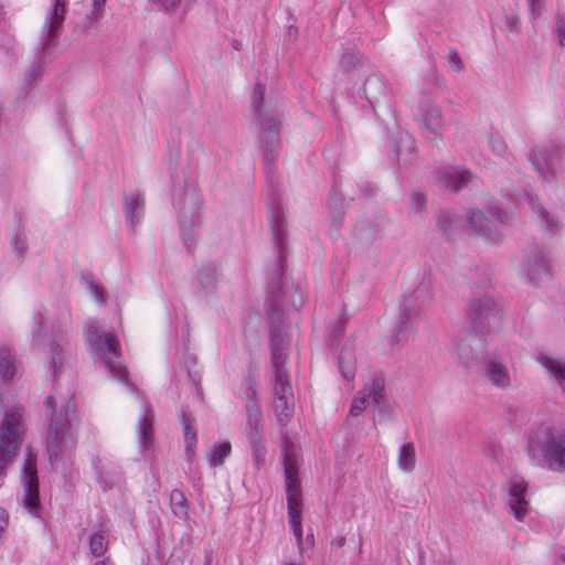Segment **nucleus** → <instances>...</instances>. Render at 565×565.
Masks as SVG:
<instances>
[{
  "mask_svg": "<svg viewBox=\"0 0 565 565\" xmlns=\"http://www.w3.org/2000/svg\"><path fill=\"white\" fill-rule=\"evenodd\" d=\"M89 551L95 557L104 555L106 551V540L100 533H93L89 537Z\"/></svg>",
  "mask_w": 565,
  "mask_h": 565,
  "instance_id": "obj_37",
  "label": "nucleus"
},
{
  "mask_svg": "<svg viewBox=\"0 0 565 565\" xmlns=\"http://www.w3.org/2000/svg\"><path fill=\"white\" fill-rule=\"evenodd\" d=\"M249 447L253 457V463L257 470H260L266 462V447L264 445L263 431H254L249 437Z\"/></svg>",
  "mask_w": 565,
  "mask_h": 565,
  "instance_id": "obj_28",
  "label": "nucleus"
},
{
  "mask_svg": "<svg viewBox=\"0 0 565 565\" xmlns=\"http://www.w3.org/2000/svg\"><path fill=\"white\" fill-rule=\"evenodd\" d=\"M18 372V366L14 362L13 355L10 349H0V376L8 381L13 379Z\"/></svg>",
  "mask_w": 565,
  "mask_h": 565,
  "instance_id": "obj_33",
  "label": "nucleus"
},
{
  "mask_svg": "<svg viewBox=\"0 0 565 565\" xmlns=\"http://www.w3.org/2000/svg\"><path fill=\"white\" fill-rule=\"evenodd\" d=\"M507 26L510 31H512L519 23V17L511 15L505 18Z\"/></svg>",
  "mask_w": 565,
  "mask_h": 565,
  "instance_id": "obj_51",
  "label": "nucleus"
},
{
  "mask_svg": "<svg viewBox=\"0 0 565 565\" xmlns=\"http://www.w3.org/2000/svg\"><path fill=\"white\" fill-rule=\"evenodd\" d=\"M438 228L448 237L454 235L461 226V218L450 210L441 211L437 216Z\"/></svg>",
  "mask_w": 565,
  "mask_h": 565,
  "instance_id": "obj_30",
  "label": "nucleus"
},
{
  "mask_svg": "<svg viewBox=\"0 0 565 565\" xmlns=\"http://www.w3.org/2000/svg\"><path fill=\"white\" fill-rule=\"evenodd\" d=\"M51 365L52 371L54 374L57 373V370L63 364V354H62V347L58 343H52L51 344Z\"/></svg>",
  "mask_w": 565,
  "mask_h": 565,
  "instance_id": "obj_38",
  "label": "nucleus"
},
{
  "mask_svg": "<svg viewBox=\"0 0 565 565\" xmlns=\"http://www.w3.org/2000/svg\"><path fill=\"white\" fill-rule=\"evenodd\" d=\"M152 3L158 4L164 9L174 8L179 4L180 0H150Z\"/></svg>",
  "mask_w": 565,
  "mask_h": 565,
  "instance_id": "obj_50",
  "label": "nucleus"
},
{
  "mask_svg": "<svg viewBox=\"0 0 565 565\" xmlns=\"http://www.w3.org/2000/svg\"><path fill=\"white\" fill-rule=\"evenodd\" d=\"M490 147L493 152H495L500 157H504L508 150V147L504 140L500 136H491L489 140Z\"/></svg>",
  "mask_w": 565,
  "mask_h": 565,
  "instance_id": "obj_41",
  "label": "nucleus"
},
{
  "mask_svg": "<svg viewBox=\"0 0 565 565\" xmlns=\"http://www.w3.org/2000/svg\"><path fill=\"white\" fill-rule=\"evenodd\" d=\"M145 200L138 192L124 198V210L128 226L135 228L143 215Z\"/></svg>",
  "mask_w": 565,
  "mask_h": 565,
  "instance_id": "obj_23",
  "label": "nucleus"
},
{
  "mask_svg": "<svg viewBox=\"0 0 565 565\" xmlns=\"http://www.w3.org/2000/svg\"><path fill=\"white\" fill-rule=\"evenodd\" d=\"M334 543L337 544V546L341 547V546L344 545L345 539L344 537H339V539L335 540Z\"/></svg>",
  "mask_w": 565,
  "mask_h": 565,
  "instance_id": "obj_53",
  "label": "nucleus"
},
{
  "mask_svg": "<svg viewBox=\"0 0 565 565\" xmlns=\"http://www.w3.org/2000/svg\"><path fill=\"white\" fill-rule=\"evenodd\" d=\"M104 6H105V0H92L93 10H92V15L89 17L90 22H93V20L98 19V15L102 12Z\"/></svg>",
  "mask_w": 565,
  "mask_h": 565,
  "instance_id": "obj_48",
  "label": "nucleus"
},
{
  "mask_svg": "<svg viewBox=\"0 0 565 565\" xmlns=\"http://www.w3.org/2000/svg\"><path fill=\"white\" fill-rule=\"evenodd\" d=\"M534 170L542 177L546 184H553L556 180L554 166L558 162V154L554 146L547 148H534L529 157Z\"/></svg>",
  "mask_w": 565,
  "mask_h": 565,
  "instance_id": "obj_18",
  "label": "nucleus"
},
{
  "mask_svg": "<svg viewBox=\"0 0 565 565\" xmlns=\"http://www.w3.org/2000/svg\"><path fill=\"white\" fill-rule=\"evenodd\" d=\"M255 395H256L255 387H253L252 383H247V390H246L247 402H246V405H245L246 415L248 417L262 418L260 408H259L257 402L254 398Z\"/></svg>",
  "mask_w": 565,
  "mask_h": 565,
  "instance_id": "obj_36",
  "label": "nucleus"
},
{
  "mask_svg": "<svg viewBox=\"0 0 565 565\" xmlns=\"http://www.w3.org/2000/svg\"><path fill=\"white\" fill-rule=\"evenodd\" d=\"M154 413L148 403H143L142 413L136 426L138 451L143 457H149L154 451L153 436Z\"/></svg>",
  "mask_w": 565,
  "mask_h": 565,
  "instance_id": "obj_17",
  "label": "nucleus"
},
{
  "mask_svg": "<svg viewBox=\"0 0 565 565\" xmlns=\"http://www.w3.org/2000/svg\"><path fill=\"white\" fill-rule=\"evenodd\" d=\"M45 407L49 412L45 446L50 462L54 465L61 459L71 438V416L75 414V402L73 397H70L58 403L54 396L49 395L45 399Z\"/></svg>",
  "mask_w": 565,
  "mask_h": 565,
  "instance_id": "obj_3",
  "label": "nucleus"
},
{
  "mask_svg": "<svg viewBox=\"0 0 565 565\" xmlns=\"http://www.w3.org/2000/svg\"><path fill=\"white\" fill-rule=\"evenodd\" d=\"M39 70H40V66H36V68L31 70L30 72H28V74H26V75H28L31 79H35V78L38 77Z\"/></svg>",
  "mask_w": 565,
  "mask_h": 565,
  "instance_id": "obj_52",
  "label": "nucleus"
},
{
  "mask_svg": "<svg viewBox=\"0 0 565 565\" xmlns=\"http://www.w3.org/2000/svg\"><path fill=\"white\" fill-rule=\"evenodd\" d=\"M232 451L231 443L221 441L214 444L210 450L206 452V459L210 467H222L227 457H230Z\"/></svg>",
  "mask_w": 565,
  "mask_h": 565,
  "instance_id": "obj_31",
  "label": "nucleus"
},
{
  "mask_svg": "<svg viewBox=\"0 0 565 565\" xmlns=\"http://www.w3.org/2000/svg\"><path fill=\"white\" fill-rule=\"evenodd\" d=\"M284 565H300V564H296V563H285Z\"/></svg>",
  "mask_w": 565,
  "mask_h": 565,
  "instance_id": "obj_59",
  "label": "nucleus"
},
{
  "mask_svg": "<svg viewBox=\"0 0 565 565\" xmlns=\"http://www.w3.org/2000/svg\"><path fill=\"white\" fill-rule=\"evenodd\" d=\"M262 418L258 417H248L246 418V427L248 429V436L252 437L254 431H262L260 428Z\"/></svg>",
  "mask_w": 565,
  "mask_h": 565,
  "instance_id": "obj_47",
  "label": "nucleus"
},
{
  "mask_svg": "<svg viewBox=\"0 0 565 565\" xmlns=\"http://www.w3.org/2000/svg\"><path fill=\"white\" fill-rule=\"evenodd\" d=\"M477 342L479 341L472 335H468L457 341L452 350L454 361L459 365L468 367L470 362L477 356V351L473 347V343Z\"/></svg>",
  "mask_w": 565,
  "mask_h": 565,
  "instance_id": "obj_24",
  "label": "nucleus"
},
{
  "mask_svg": "<svg viewBox=\"0 0 565 565\" xmlns=\"http://www.w3.org/2000/svg\"><path fill=\"white\" fill-rule=\"evenodd\" d=\"M372 403L379 413H385L388 408L384 396V381L381 377L372 379L353 398L350 407V416H359Z\"/></svg>",
  "mask_w": 565,
  "mask_h": 565,
  "instance_id": "obj_16",
  "label": "nucleus"
},
{
  "mask_svg": "<svg viewBox=\"0 0 565 565\" xmlns=\"http://www.w3.org/2000/svg\"><path fill=\"white\" fill-rule=\"evenodd\" d=\"M406 139L409 142V146L413 147L415 141L409 136H407Z\"/></svg>",
  "mask_w": 565,
  "mask_h": 565,
  "instance_id": "obj_55",
  "label": "nucleus"
},
{
  "mask_svg": "<svg viewBox=\"0 0 565 565\" xmlns=\"http://www.w3.org/2000/svg\"><path fill=\"white\" fill-rule=\"evenodd\" d=\"M356 55L354 52H348V53H344L343 56H342V64L345 66V67H349V66H352L356 63Z\"/></svg>",
  "mask_w": 565,
  "mask_h": 565,
  "instance_id": "obj_49",
  "label": "nucleus"
},
{
  "mask_svg": "<svg viewBox=\"0 0 565 565\" xmlns=\"http://www.w3.org/2000/svg\"><path fill=\"white\" fill-rule=\"evenodd\" d=\"M289 34L294 33V30H292V26H289V31H288Z\"/></svg>",
  "mask_w": 565,
  "mask_h": 565,
  "instance_id": "obj_57",
  "label": "nucleus"
},
{
  "mask_svg": "<svg viewBox=\"0 0 565 565\" xmlns=\"http://www.w3.org/2000/svg\"><path fill=\"white\" fill-rule=\"evenodd\" d=\"M526 449L533 459L542 455L550 470L565 472V428H554L546 423L533 427Z\"/></svg>",
  "mask_w": 565,
  "mask_h": 565,
  "instance_id": "obj_4",
  "label": "nucleus"
},
{
  "mask_svg": "<svg viewBox=\"0 0 565 565\" xmlns=\"http://www.w3.org/2000/svg\"><path fill=\"white\" fill-rule=\"evenodd\" d=\"M467 217L473 232L489 243L502 239L499 228L509 222L508 213L497 204L488 205L484 210H470Z\"/></svg>",
  "mask_w": 565,
  "mask_h": 565,
  "instance_id": "obj_9",
  "label": "nucleus"
},
{
  "mask_svg": "<svg viewBox=\"0 0 565 565\" xmlns=\"http://www.w3.org/2000/svg\"><path fill=\"white\" fill-rule=\"evenodd\" d=\"M173 186V206L179 212V223L182 238L188 248L191 247L194 239L191 231L201 224V201L198 190L193 184H180L175 177L171 175Z\"/></svg>",
  "mask_w": 565,
  "mask_h": 565,
  "instance_id": "obj_7",
  "label": "nucleus"
},
{
  "mask_svg": "<svg viewBox=\"0 0 565 565\" xmlns=\"http://www.w3.org/2000/svg\"><path fill=\"white\" fill-rule=\"evenodd\" d=\"M11 244L13 249L19 254L24 253L26 249V242L21 233H17L13 236Z\"/></svg>",
  "mask_w": 565,
  "mask_h": 565,
  "instance_id": "obj_45",
  "label": "nucleus"
},
{
  "mask_svg": "<svg viewBox=\"0 0 565 565\" xmlns=\"http://www.w3.org/2000/svg\"><path fill=\"white\" fill-rule=\"evenodd\" d=\"M33 320H34V324H35V329L33 331V344L39 347L40 345V339H41V332H42V327H43V317L41 313L39 315H35L33 317Z\"/></svg>",
  "mask_w": 565,
  "mask_h": 565,
  "instance_id": "obj_43",
  "label": "nucleus"
},
{
  "mask_svg": "<svg viewBox=\"0 0 565 565\" xmlns=\"http://www.w3.org/2000/svg\"><path fill=\"white\" fill-rule=\"evenodd\" d=\"M480 375L487 384L497 390L508 391L513 386V372L500 356H484L480 370Z\"/></svg>",
  "mask_w": 565,
  "mask_h": 565,
  "instance_id": "obj_15",
  "label": "nucleus"
},
{
  "mask_svg": "<svg viewBox=\"0 0 565 565\" xmlns=\"http://www.w3.org/2000/svg\"><path fill=\"white\" fill-rule=\"evenodd\" d=\"M527 490L526 482L521 478H512L509 481L507 505L518 521H523L529 511V502L525 498Z\"/></svg>",
  "mask_w": 565,
  "mask_h": 565,
  "instance_id": "obj_19",
  "label": "nucleus"
},
{
  "mask_svg": "<svg viewBox=\"0 0 565 565\" xmlns=\"http://www.w3.org/2000/svg\"><path fill=\"white\" fill-rule=\"evenodd\" d=\"M24 424L19 408L7 409L0 423V487L23 440Z\"/></svg>",
  "mask_w": 565,
  "mask_h": 565,
  "instance_id": "obj_8",
  "label": "nucleus"
},
{
  "mask_svg": "<svg viewBox=\"0 0 565 565\" xmlns=\"http://www.w3.org/2000/svg\"><path fill=\"white\" fill-rule=\"evenodd\" d=\"M285 489L287 495L288 519L297 541L299 551H302L301 507L302 491L298 476V465L284 467Z\"/></svg>",
  "mask_w": 565,
  "mask_h": 565,
  "instance_id": "obj_10",
  "label": "nucleus"
},
{
  "mask_svg": "<svg viewBox=\"0 0 565 565\" xmlns=\"http://www.w3.org/2000/svg\"><path fill=\"white\" fill-rule=\"evenodd\" d=\"M85 339L92 350L97 353L114 379L124 384H129V373L120 361V345L117 337L106 332L95 321L85 328Z\"/></svg>",
  "mask_w": 565,
  "mask_h": 565,
  "instance_id": "obj_6",
  "label": "nucleus"
},
{
  "mask_svg": "<svg viewBox=\"0 0 565 565\" xmlns=\"http://www.w3.org/2000/svg\"><path fill=\"white\" fill-rule=\"evenodd\" d=\"M255 119L259 126L258 147L263 153L266 172L271 171L279 149V114L277 105L270 98L265 99V85L257 83L252 94Z\"/></svg>",
  "mask_w": 565,
  "mask_h": 565,
  "instance_id": "obj_2",
  "label": "nucleus"
},
{
  "mask_svg": "<svg viewBox=\"0 0 565 565\" xmlns=\"http://www.w3.org/2000/svg\"><path fill=\"white\" fill-rule=\"evenodd\" d=\"M525 203L531 209L533 215L536 217L540 226L550 232L557 231L559 227L558 217L547 210L540 201L539 195L532 191H526L523 196Z\"/></svg>",
  "mask_w": 565,
  "mask_h": 565,
  "instance_id": "obj_20",
  "label": "nucleus"
},
{
  "mask_svg": "<svg viewBox=\"0 0 565 565\" xmlns=\"http://www.w3.org/2000/svg\"><path fill=\"white\" fill-rule=\"evenodd\" d=\"M526 275L530 281L535 282L548 273V265L540 249H533L527 254Z\"/></svg>",
  "mask_w": 565,
  "mask_h": 565,
  "instance_id": "obj_27",
  "label": "nucleus"
},
{
  "mask_svg": "<svg viewBox=\"0 0 565 565\" xmlns=\"http://www.w3.org/2000/svg\"><path fill=\"white\" fill-rule=\"evenodd\" d=\"M289 34L294 33V30H292V26H289V31H288Z\"/></svg>",
  "mask_w": 565,
  "mask_h": 565,
  "instance_id": "obj_58",
  "label": "nucleus"
},
{
  "mask_svg": "<svg viewBox=\"0 0 565 565\" xmlns=\"http://www.w3.org/2000/svg\"><path fill=\"white\" fill-rule=\"evenodd\" d=\"M555 29H556L559 44L564 45V42H565V17L564 15H562V14L556 15Z\"/></svg>",
  "mask_w": 565,
  "mask_h": 565,
  "instance_id": "obj_44",
  "label": "nucleus"
},
{
  "mask_svg": "<svg viewBox=\"0 0 565 565\" xmlns=\"http://www.w3.org/2000/svg\"><path fill=\"white\" fill-rule=\"evenodd\" d=\"M218 284V270L214 264H205L199 269L195 279V292L207 296L214 292Z\"/></svg>",
  "mask_w": 565,
  "mask_h": 565,
  "instance_id": "obj_22",
  "label": "nucleus"
},
{
  "mask_svg": "<svg viewBox=\"0 0 565 565\" xmlns=\"http://www.w3.org/2000/svg\"><path fill=\"white\" fill-rule=\"evenodd\" d=\"M22 479L24 492L22 497L23 507L34 516L41 510L39 498V481L36 470V454L28 450L22 465Z\"/></svg>",
  "mask_w": 565,
  "mask_h": 565,
  "instance_id": "obj_13",
  "label": "nucleus"
},
{
  "mask_svg": "<svg viewBox=\"0 0 565 565\" xmlns=\"http://www.w3.org/2000/svg\"><path fill=\"white\" fill-rule=\"evenodd\" d=\"M274 243L277 247L278 256L274 271L267 282L266 308L270 320V348L271 364L274 367V398L273 408L276 419L280 426V447L282 454V466H297L298 459L295 451V445L284 428L287 427L295 407L294 393L286 370L287 352L289 344L287 334L282 328V270L284 255L282 248L286 239V224H269Z\"/></svg>",
  "mask_w": 565,
  "mask_h": 565,
  "instance_id": "obj_1",
  "label": "nucleus"
},
{
  "mask_svg": "<svg viewBox=\"0 0 565 565\" xmlns=\"http://www.w3.org/2000/svg\"><path fill=\"white\" fill-rule=\"evenodd\" d=\"M180 418L185 443L184 455L189 463V470H191L195 457L196 434L192 426V419L188 414L182 413Z\"/></svg>",
  "mask_w": 565,
  "mask_h": 565,
  "instance_id": "obj_26",
  "label": "nucleus"
},
{
  "mask_svg": "<svg viewBox=\"0 0 565 565\" xmlns=\"http://www.w3.org/2000/svg\"><path fill=\"white\" fill-rule=\"evenodd\" d=\"M386 87L384 81L377 75L369 76L359 92L361 97H364L372 108L385 96Z\"/></svg>",
  "mask_w": 565,
  "mask_h": 565,
  "instance_id": "obj_25",
  "label": "nucleus"
},
{
  "mask_svg": "<svg viewBox=\"0 0 565 565\" xmlns=\"http://www.w3.org/2000/svg\"><path fill=\"white\" fill-rule=\"evenodd\" d=\"M426 195L422 192H414L411 196V207L414 212L420 213L426 207Z\"/></svg>",
  "mask_w": 565,
  "mask_h": 565,
  "instance_id": "obj_39",
  "label": "nucleus"
},
{
  "mask_svg": "<svg viewBox=\"0 0 565 565\" xmlns=\"http://www.w3.org/2000/svg\"><path fill=\"white\" fill-rule=\"evenodd\" d=\"M495 315L497 305L490 296L481 292L473 294L467 308V317L473 332L487 333Z\"/></svg>",
  "mask_w": 565,
  "mask_h": 565,
  "instance_id": "obj_12",
  "label": "nucleus"
},
{
  "mask_svg": "<svg viewBox=\"0 0 565 565\" xmlns=\"http://www.w3.org/2000/svg\"><path fill=\"white\" fill-rule=\"evenodd\" d=\"M471 180V172L460 167H446L439 174L441 185L454 191H459L467 186Z\"/></svg>",
  "mask_w": 565,
  "mask_h": 565,
  "instance_id": "obj_21",
  "label": "nucleus"
},
{
  "mask_svg": "<svg viewBox=\"0 0 565 565\" xmlns=\"http://www.w3.org/2000/svg\"><path fill=\"white\" fill-rule=\"evenodd\" d=\"M88 290L97 302L104 301L103 289L97 282H95L94 280H90L88 282Z\"/></svg>",
  "mask_w": 565,
  "mask_h": 565,
  "instance_id": "obj_46",
  "label": "nucleus"
},
{
  "mask_svg": "<svg viewBox=\"0 0 565 565\" xmlns=\"http://www.w3.org/2000/svg\"><path fill=\"white\" fill-rule=\"evenodd\" d=\"M431 297V278L430 275L426 274L412 292H404L399 303V313L391 333V344L393 347L406 343L416 332L414 321L419 315L422 306Z\"/></svg>",
  "mask_w": 565,
  "mask_h": 565,
  "instance_id": "obj_5",
  "label": "nucleus"
},
{
  "mask_svg": "<svg viewBox=\"0 0 565 565\" xmlns=\"http://www.w3.org/2000/svg\"><path fill=\"white\" fill-rule=\"evenodd\" d=\"M362 192L365 194V195H369V196H372L374 195V190L373 189H369V190H365L364 188H362Z\"/></svg>",
  "mask_w": 565,
  "mask_h": 565,
  "instance_id": "obj_54",
  "label": "nucleus"
},
{
  "mask_svg": "<svg viewBox=\"0 0 565 565\" xmlns=\"http://www.w3.org/2000/svg\"><path fill=\"white\" fill-rule=\"evenodd\" d=\"M529 10H530V17L533 20L539 19L544 10V0H526Z\"/></svg>",
  "mask_w": 565,
  "mask_h": 565,
  "instance_id": "obj_42",
  "label": "nucleus"
},
{
  "mask_svg": "<svg viewBox=\"0 0 565 565\" xmlns=\"http://www.w3.org/2000/svg\"><path fill=\"white\" fill-rule=\"evenodd\" d=\"M539 363L550 373L554 380H562L565 382V362L542 354L537 359Z\"/></svg>",
  "mask_w": 565,
  "mask_h": 565,
  "instance_id": "obj_32",
  "label": "nucleus"
},
{
  "mask_svg": "<svg viewBox=\"0 0 565 565\" xmlns=\"http://www.w3.org/2000/svg\"><path fill=\"white\" fill-rule=\"evenodd\" d=\"M94 565H106V563L104 561H99V562L95 563Z\"/></svg>",
  "mask_w": 565,
  "mask_h": 565,
  "instance_id": "obj_56",
  "label": "nucleus"
},
{
  "mask_svg": "<svg viewBox=\"0 0 565 565\" xmlns=\"http://www.w3.org/2000/svg\"><path fill=\"white\" fill-rule=\"evenodd\" d=\"M415 119L419 126L422 135L429 141L443 139V132L446 128V120L441 110L428 97H424L419 104L418 113Z\"/></svg>",
  "mask_w": 565,
  "mask_h": 565,
  "instance_id": "obj_11",
  "label": "nucleus"
},
{
  "mask_svg": "<svg viewBox=\"0 0 565 565\" xmlns=\"http://www.w3.org/2000/svg\"><path fill=\"white\" fill-rule=\"evenodd\" d=\"M449 67L459 73L462 71V61L456 49H450L447 55Z\"/></svg>",
  "mask_w": 565,
  "mask_h": 565,
  "instance_id": "obj_40",
  "label": "nucleus"
},
{
  "mask_svg": "<svg viewBox=\"0 0 565 565\" xmlns=\"http://www.w3.org/2000/svg\"><path fill=\"white\" fill-rule=\"evenodd\" d=\"M339 369L342 376L347 381H352L354 379L355 369H354V358L350 352H342L339 356Z\"/></svg>",
  "mask_w": 565,
  "mask_h": 565,
  "instance_id": "obj_34",
  "label": "nucleus"
},
{
  "mask_svg": "<svg viewBox=\"0 0 565 565\" xmlns=\"http://www.w3.org/2000/svg\"><path fill=\"white\" fill-rule=\"evenodd\" d=\"M65 12L66 0H54L47 9L38 43V51L42 55L45 54L56 40L65 19Z\"/></svg>",
  "mask_w": 565,
  "mask_h": 565,
  "instance_id": "obj_14",
  "label": "nucleus"
},
{
  "mask_svg": "<svg viewBox=\"0 0 565 565\" xmlns=\"http://www.w3.org/2000/svg\"><path fill=\"white\" fill-rule=\"evenodd\" d=\"M416 450L413 443H406L399 447L397 454V466L405 473H411L416 467Z\"/></svg>",
  "mask_w": 565,
  "mask_h": 565,
  "instance_id": "obj_29",
  "label": "nucleus"
},
{
  "mask_svg": "<svg viewBox=\"0 0 565 565\" xmlns=\"http://www.w3.org/2000/svg\"><path fill=\"white\" fill-rule=\"evenodd\" d=\"M172 512L179 518H183L188 513L186 499L182 491L174 489L170 493Z\"/></svg>",
  "mask_w": 565,
  "mask_h": 565,
  "instance_id": "obj_35",
  "label": "nucleus"
}]
</instances>
